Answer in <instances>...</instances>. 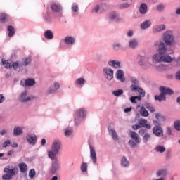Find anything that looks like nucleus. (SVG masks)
<instances>
[{
	"label": "nucleus",
	"instance_id": "nucleus-55",
	"mask_svg": "<svg viewBox=\"0 0 180 180\" xmlns=\"http://www.w3.org/2000/svg\"><path fill=\"white\" fill-rule=\"evenodd\" d=\"M146 133H147V129H141L139 131V134L140 136H144V134H146Z\"/></svg>",
	"mask_w": 180,
	"mask_h": 180
},
{
	"label": "nucleus",
	"instance_id": "nucleus-62",
	"mask_svg": "<svg viewBox=\"0 0 180 180\" xmlns=\"http://www.w3.org/2000/svg\"><path fill=\"white\" fill-rule=\"evenodd\" d=\"M53 84L55 89H60V83L55 82Z\"/></svg>",
	"mask_w": 180,
	"mask_h": 180
},
{
	"label": "nucleus",
	"instance_id": "nucleus-16",
	"mask_svg": "<svg viewBox=\"0 0 180 180\" xmlns=\"http://www.w3.org/2000/svg\"><path fill=\"white\" fill-rule=\"evenodd\" d=\"M117 79H119L121 82L126 81L124 78V72L122 70H118L117 71Z\"/></svg>",
	"mask_w": 180,
	"mask_h": 180
},
{
	"label": "nucleus",
	"instance_id": "nucleus-6",
	"mask_svg": "<svg viewBox=\"0 0 180 180\" xmlns=\"http://www.w3.org/2000/svg\"><path fill=\"white\" fill-rule=\"evenodd\" d=\"M159 91L160 92H162L165 96H167V95H169L171 96L175 94L172 89L162 86L159 88Z\"/></svg>",
	"mask_w": 180,
	"mask_h": 180
},
{
	"label": "nucleus",
	"instance_id": "nucleus-3",
	"mask_svg": "<svg viewBox=\"0 0 180 180\" xmlns=\"http://www.w3.org/2000/svg\"><path fill=\"white\" fill-rule=\"evenodd\" d=\"M153 123L155 125L153 129V133L155 134V136H157V137H163V139H167V135L164 136V130L162 129V127L160 126V122H158V120H153Z\"/></svg>",
	"mask_w": 180,
	"mask_h": 180
},
{
	"label": "nucleus",
	"instance_id": "nucleus-21",
	"mask_svg": "<svg viewBox=\"0 0 180 180\" xmlns=\"http://www.w3.org/2000/svg\"><path fill=\"white\" fill-rule=\"evenodd\" d=\"M165 25L162 24L160 25H157L153 28L154 33H158L160 32H162V30H165L166 29Z\"/></svg>",
	"mask_w": 180,
	"mask_h": 180
},
{
	"label": "nucleus",
	"instance_id": "nucleus-53",
	"mask_svg": "<svg viewBox=\"0 0 180 180\" xmlns=\"http://www.w3.org/2000/svg\"><path fill=\"white\" fill-rule=\"evenodd\" d=\"M12 178H13L12 176H11L10 174H4L2 176V179L3 180H11L12 179Z\"/></svg>",
	"mask_w": 180,
	"mask_h": 180
},
{
	"label": "nucleus",
	"instance_id": "nucleus-22",
	"mask_svg": "<svg viewBox=\"0 0 180 180\" xmlns=\"http://www.w3.org/2000/svg\"><path fill=\"white\" fill-rule=\"evenodd\" d=\"M20 134H23V129L20 127H15L13 129V135L20 136Z\"/></svg>",
	"mask_w": 180,
	"mask_h": 180
},
{
	"label": "nucleus",
	"instance_id": "nucleus-13",
	"mask_svg": "<svg viewBox=\"0 0 180 180\" xmlns=\"http://www.w3.org/2000/svg\"><path fill=\"white\" fill-rule=\"evenodd\" d=\"M51 8L53 12H56L58 13H60V12L63 11V7H61V5L57 4H53L51 5Z\"/></svg>",
	"mask_w": 180,
	"mask_h": 180
},
{
	"label": "nucleus",
	"instance_id": "nucleus-46",
	"mask_svg": "<svg viewBox=\"0 0 180 180\" xmlns=\"http://www.w3.org/2000/svg\"><path fill=\"white\" fill-rule=\"evenodd\" d=\"M155 150L158 153H164L165 151V147L162 146H158L155 148Z\"/></svg>",
	"mask_w": 180,
	"mask_h": 180
},
{
	"label": "nucleus",
	"instance_id": "nucleus-38",
	"mask_svg": "<svg viewBox=\"0 0 180 180\" xmlns=\"http://www.w3.org/2000/svg\"><path fill=\"white\" fill-rule=\"evenodd\" d=\"M2 64L3 65H4L5 68H12V63H11V60H4V59H2Z\"/></svg>",
	"mask_w": 180,
	"mask_h": 180
},
{
	"label": "nucleus",
	"instance_id": "nucleus-11",
	"mask_svg": "<svg viewBox=\"0 0 180 180\" xmlns=\"http://www.w3.org/2000/svg\"><path fill=\"white\" fill-rule=\"evenodd\" d=\"M32 63V58L30 57L28 58H24L22 59V60L20 62V65L21 67H27Z\"/></svg>",
	"mask_w": 180,
	"mask_h": 180
},
{
	"label": "nucleus",
	"instance_id": "nucleus-47",
	"mask_svg": "<svg viewBox=\"0 0 180 180\" xmlns=\"http://www.w3.org/2000/svg\"><path fill=\"white\" fill-rule=\"evenodd\" d=\"M29 176L31 179L34 178L36 176V170L34 169H31L29 172Z\"/></svg>",
	"mask_w": 180,
	"mask_h": 180
},
{
	"label": "nucleus",
	"instance_id": "nucleus-44",
	"mask_svg": "<svg viewBox=\"0 0 180 180\" xmlns=\"http://www.w3.org/2000/svg\"><path fill=\"white\" fill-rule=\"evenodd\" d=\"M174 127L177 131H180V120H176L174 122Z\"/></svg>",
	"mask_w": 180,
	"mask_h": 180
},
{
	"label": "nucleus",
	"instance_id": "nucleus-24",
	"mask_svg": "<svg viewBox=\"0 0 180 180\" xmlns=\"http://www.w3.org/2000/svg\"><path fill=\"white\" fill-rule=\"evenodd\" d=\"M108 65L114 68H121L120 62L117 60H110L108 61Z\"/></svg>",
	"mask_w": 180,
	"mask_h": 180
},
{
	"label": "nucleus",
	"instance_id": "nucleus-31",
	"mask_svg": "<svg viewBox=\"0 0 180 180\" xmlns=\"http://www.w3.org/2000/svg\"><path fill=\"white\" fill-rule=\"evenodd\" d=\"M139 12L142 15H144L145 13H147V5L146 4H142L140 6Z\"/></svg>",
	"mask_w": 180,
	"mask_h": 180
},
{
	"label": "nucleus",
	"instance_id": "nucleus-61",
	"mask_svg": "<svg viewBox=\"0 0 180 180\" xmlns=\"http://www.w3.org/2000/svg\"><path fill=\"white\" fill-rule=\"evenodd\" d=\"M132 128L134 129V130H139V129H141V127L140 126V124H134L132 126Z\"/></svg>",
	"mask_w": 180,
	"mask_h": 180
},
{
	"label": "nucleus",
	"instance_id": "nucleus-33",
	"mask_svg": "<svg viewBox=\"0 0 180 180\" xmlns=\"http://www.w3.org/2000/svg\"><path fill=\"white\" fill-rule=\"evenodd\" d=\"M162 63H172V58L169 55H163Z\"/></svg>",
	"mask_w": 180,
	"mask_h": 180
},
{
	"label": "nucleus",
	"instance_id": "nucleus-64",
	"mask_svg": "<svg viewBox=\"0 0 180 180\" xmlns=\"http://www.w3.org/2000/svg\"><path fill=\"white\" fill-rule=\"evenodd\" d=\"M5 101V96L4 94H0V103H2Z\"/></svg>",
	"mask_w": 180,
	"mask_h": 180
},
{
	"label": "nucleus",
	"instance_id": "nucleus-43",
	"mask_svg": "<svg viewBox=\"0 0 180 180\" xmlns=\"http://www.w3.org/2000/svg\"><path fill=\"white\" fill-rule=\"evenodd\" d=\"M151 139V135L150 134L146 133L143 136V141L145 142L146 144H147L148 141Z\"/></svg>",
	"mask_w": 180,
	"mask_h": 180
},
{
	"label": "nucleus",
	"instance_id": "nucleus-42",
	"mask_svg": "<svg viewBox=\"0 0 180 180\" xmlns=\"http://www.w3.org/2000/svg\"><path fill=\"white\" fill-rule=\"evenodd\" d=\"M112 95H114V96H120V95H123V90L118 89V90L113 91Z\"/></svg>",
	"mask_w": 180,
	"mask_h": 180
},
{
	"label": "nucleus",
	"instance_id": "nucleus-26",
	"mask_svg": "<svg viewBox=\"0 0 180 180\" xmlns=\"http://www.w3.org/2000/svg\"><path fill=\"white\" fill-rule=\"evenodd\" d=\"M44 37L46 39H48V40H51L53 37H54V35L53 34V32L50 30H46L44 34Z\"/></svg>",
	"mask_w": 180,
	"mask_h": 180
},
{
	"label": "nucleus",
	"instance_id": "nucleus-37",
	"mask_svg": "<svg viewBox=\"0 0 180 180\" xmlns=\"http://www.w3.org/2000/svg\"><path fill=\"white\" fill-rule=\"evenodd\" d=\"M157 176H167L168 172L166 169H160L157 172Z\"/></svg>",
	"mask_w": 180,
	"mask_h": 180
},
{
	"label": "nucleus",
	"instance_id": "nucleus-34",
	"mask_svg": "<svg viewBox=\"0 0 180 180\" xmlns=\"http://www.w3.org/2000/svg\"><path fill=\"white\" fill-rule=\"evenodd\" d=\"M85 113H86V111H85V110L83 108H80L77 111V115L82 117V119L85 117Z\"/></svg>",
	"mask_w": 180,
	"mask_h": 180
},
{
	"label": "nucleus",
	"instance_id": "nucleus-9",
	"mask_svg": "<svg viewBox=\"0 0 180 180\" xmlns=\"http://www.w3.org/2000/svg\"><path fill=\"white\" fill-rule=\"evenodd\" d=\"M18 168L14 167L13 169H11L9 166H6L4 168V172L5 174H7L8 175H10L11 176L13 177V175H16V174H18Z\"/></svg>",
	"mask_w": 180,
	"mask_h": 180
},
{
	"label": "nucleus",
	"instance_id": "nucleus-58",
	"mask_svg": "<svg viewBox=\"0 0 180 180\" xmlns=\"http://www.w3.org/2000/svg\"><path fill=\"white\" fill-rule=\"evenodd\" d=\"M166 134L167 136H171V134H172V128L167 127L166 131Z\"/></svg>",
	"mask_w": 180,
	"mask_h": 180
},
{
	"label": "nucleus",
	"instance_id": "nucleus-49",
	"mask_svg": "<svg viewBox=\"0 0 180 180\" xmlns=\"http://www.w3.org/2000/svg\"><path fill=\"white\" fill-rule=\"evenodd\" d=\"M76 84L77 85H84L85 84V79L84 78H79L76 81Z\"/></svg>",
	"mask_w": 180,
	"mask_h": 180
},
{
	"label": "nucleus",
	"instance_id": "nucleus-52",
	"mask_svg": "<svg viewBox=\"0 0 180 180\" xmlns=\"http://www.w3.org/2000/svg\"><path fill=\"white\" fill-rule=\"evenodd\" d=\"M165 8V6H164V4H159L157 6V11H158V12H162Z\"/></svg>",
	"mask_w": 180,
	"mask_h": 180
},
{
	"label": "nucleus",
	"instance_id": "nucleus-12",
	"mask_svg": "<svg viewBox=\"0 0 180 180\" xmlns=\"http://www.w3.org/2000/svg\"><path fill=\"white\" fill-rule=\"evenodd\" d=\"M108 133L111 134L113 140H119V136H117V133L114 129L112 128V126H108Z\"/></svg>",
	"mask_w": 180,
	"mask_h": 180
},
{
	"label": "nucleus",
	"instance_id": "nucleus-36",
	"mask_svg": "<svg viewBox=\"0 0 180 180\" xmlns=\"http://www.w3.org/2000/svg\"><path fill=\"white\" fill-rule=\"evenodd\" d=\"M0 22L1 23H6V22H8V15L5 13L1 14Z\"/></svg>",
	"mask_w": 180,
	"mask_h": 180
},
{
	"label": "nucleus",
	"instance_id": "nucleus-63",
	"mask_svg": "<svg viewBox=\"0 0 180 180\" xmlns=\"http://www.w3.org/2000/svg\"><path fill=\"white\" fill-rule=\"evenodd\" d=\"M130 101L132 103H137V101H136V97L135 96H131L130 98Z\"/></svg>",
	"mask_w": 180,
	"mask_h": 180
},
{
	"label": "nucleus",
	"instance_id": "nucleus-15",
	"mask_svg": "<svg viewBox=\"0 0 180 180\" xmlns=\"http://www.w3.org/2000/svg\"><path fill=\"white\" fill-rule=\"evenodd\" d=\"M27 140L30 144H32V146H34L36 143L37 142V136H33L30 134H27Z\"/></svg>",
	"mask_w": 180,
	"mask_h": 180
},
{
	"label": "nucleus",
	"instance_id": "nucleus-20",
	"mask_svg": "<svg viewBox=\"0 0 180 180\" xmlns=\"http://www.w3.org/2000/svg\"><path fill=\"white\" fill-rule=\"evenodd\" d=\"M141 29H142L143 30H146V29H148V27H150V26H151V20H147L144 22H143L141 25Z\"/></svg>",
	"mask_w": 180,
	"mask_h": 180
},
{
	"label": "nucleus",
	"instance_id": "nucleus-39",
	"mask_svg": "<svg viewBox=\"0 0 180 180\" xmlns=\"http://www.w3.org/2000/svg\"><path fill=\"white\" fill-rule=\"evenodd\" d=\"M138 123H139V126H141V128L145 127L146 124L147 123V120H146L144 118L139 119L138 120Z\"/></svg>",
	"mask_w": 180,
	"mask_h": 180
},
{
	"label": "nucleus",
	"instance_id": "nucleus-56",
	"mask_svg": "<svg viewBox=\"0 0 180 180\" xmlns=\"http://www.w3.org/2000/svg\"><path fill=\"white\" fill-rule=\"evenodd\" d=\"M9 144H11V141L7 140L5 142H4L2 148H6V147H8L9 146Z\"/></svg>",
	"mask_w": 180,
	"mask_h": 180
},
{
	"label": "nucleus",
	"instance_id": "nucleus-32",
	"mask_svg": "<svg viewBox=\"0 0 180 180\" xmlns=\"http://www.w3.org/2000/svg\"><path fill=\"white\" fill-rule=\"evenodd\" d=\"M140 115L141 116H143V117H148V111L147 110H146L145 107H141V110H140Z\"/></svg>",
	"mask_w": 180,
	"mask_h": 180
},
{
	"label": "nucleus",
	"instance_id": "nucleus-23",
	"mask_svg": "<svg viewBox=\"0 0 180 180\" xmlns=\"http://www.w3.org/2000/svg\"><path fill=\"white\" fill-rule=\"evenodd\" d=\"M121 165L122 167H124V168H127L130 165V162L127 160V158H126V156H123L121 158Z\"/></svg>",
	"mask_w": 180,
	"mask_h": 180
},
{
	"label": "nucleus",
	"instance_id": "nucleus-59",
	"mask_svg": "<svg viewBox=\"0 0 180 180\" xmlns=\"http://www.w3.org/2000/svg\"><path fill=\"white\" fill-rule=\"evenodd\" d=\"M72 11L73 12H78V5L74 4L72 7Z\"/></svg>",
	"mask_w": 180,
	"mask_h": 180
},
{
	"label": "nucleus",
	"instance_id": "nucleus-60",
	"mask_svg": "<svg viewBox=\"0 0 180 180\" xmlns=\"http://www.w3.org/2000/svg\"><path fill=\"white\" fill-rule=\"evenodd\" d=\"M175 78L177 81H180V70L176 72Z\"/></svg>",
	"mask_w": 180,
	"mask_h": 180
},
{
	"label": "nucleus",
	"instance_id": "nucleus-2",
	"mask_svg": "<svg viewBox=\"0 0 180 180\" xmlns=\"http://www.w3.org/2000/svg\"><path fill=\"white\" fill-rule=\"evenodd\" d=\"M61 147V141L57 140L54 141L52 144V150L48 153V157L51 158V160H56L57 158V154H58V151H60V148Z\"/></svg>",
	"mask_w": 180,
	"mask_h": 180
},
{
	"label": "nucleus",
	"instance_id": "nucleus-19",
	"mask_svg": "<svg viewBox=\"0 0 180 180\" xmlns=\"http://www.w3.org/2000/svg\"><path fill=\"white\" fill-rule=\"evenodd\" d=\"M155 100L158 102H162V101H167V96H165L162 91H160V95L155 96Z\"/></svg>",
	"mask_w": 180,
	"mask_h": 180
},
{
	"label": "nucleus",
	"instance_id": "nucleus-48",
	"mask_svg": "<svg viewBox=\"0 0 180 180\" xmlns=\"http://www.w3.org/2000/svg\"><path fill=\"white\" fill-rule=\"evenodd\" d=\"M86 169H88V165L86 162H83L81 165V171L82 172H86Z\"/></svg>",
	"mask_w": 180,
	"mask_h": 180
},
{
	"label": "nucleus",
	"instance_id": "nucleus-40",
	"mask_svg": "<svg viewBox=\"0 0 180 180\" xmlns=\"http://www.w3.org/2000/svg\"><path fill=\"white\" fill-rule=\"evenodd\" d=\"M145 108H146V109H148V110H149V112H151L152 113L155 112V108H154V107L150 103H146Z\"/></svg>",
	"mask_w": 180,
	"mask_h": 180
},
{
	"label": "nucleus",
	"instance_id": "nucleus-25",
	"mask_svg": "<svg viewBox=\"0 0 180 180\" xmlns=\"http://www.w3.org/2000/svg\"><path fill=\"white\" fill-rule=\"evenodd\" d=\"M163 56L164 54L159 53L155 55H153V58L155 61H157L158 63H162Z\"/></svg>",
	"mask_w": 180,
	"mask_h": 180
},
{
	"label": "nucleus",
	"instance_id": "nucleus-4",
	"mask_svg": "<svg viewBox=\"0 0 180 180\" xmlns=\"http://www.w3.org/2000/svg\"><path fill=\"white\" fill-rule=\"evenodd\" d=\"M163 40L166 46H172V44L174 43V35L171 30H167L165 32Z\"/></svg>",
	"mask_w": 180,
	"mask_h": 180
},
{
	"label": "nucleus",
	"instance_id": "nucleus-17",
	"mask_svg": "<svg viewBox=\"0 0 180 180\" xmlns=\"http://www.w3.org/2000/svg\"><path fill=\"white\" fill-rule=\"evenodd\" d=\"M130 137L131 139H132V140L136 141V143H138V144L140 143L141 139L140 136H139V134H137L136 132L131 131Z\"/></svg>",
	"mask_w": 180,
	"mask_h": 180
},
{
	"label": "nucleus",
	"instance_id": "nucleus-50",
	"mask_svg": "<svg viewBox=\"0 0 180 180\" xmlns=\"http://www.w3.org/2000/svg\"><path fill=\"white\" fill-rule=\"evenodd\" d=\"M126 8H130V4L129 3H124L119 6L120 9H126Z\"/></svg>",
	"mask_w": 180,
	"mask_h": 180
},
{
	"label": "nucleus",
	"instance_id": "nucleus-57",
	"mask_svg": "<svg viewBox=\"0 0 180 180\" xmlns=\"http://www.w3.org/2000/svg\"><path fill=\"white\" fill-rule=\"evenodd\" d=\"M121 44L120 43H117V44H114L112 47L114 49V50H119L121 47Z\"/></svg>",
	"mask_w": 180,
	"mask_h": 180
},
{
	"label": "nucleus",
	"instance_id": "nucleus-27",
	"mask_svg": "<svg viewBox=\"0 0 180 180\" xmlns=\"http://www.w3.org/2000/svg\"><path fill=\"white\" fill-rule=\"evenodd\" d=\"M12 67L13 70L15 71H20L21 70H23V68L20 65V63L18 62H14L12 63Z\"/></svg>",
	"mask_w": 180,
	"mask_h": 180
},
{
	"label": "nucleus",
	"instance_id": "nucleus-18",
	"mask_svg": "<svg viewBox=\"0 0 180 180\" xmlns=\"http://www.w3.org/2000/svg\"><path fill=\"white\" fill-rule=\"evenodd\" d=\"M25 86H34L36 85V80L34 79L28 78L25 81Z\"/></svg>",
	"mask_w": 180,
	"mask_h": 180
},
{
	"label": "nucleus",
	"instance_id": "nucleus-28",
	"mask_svg": "<svg viewBox=\"0 0 180 180\" xmlns=\"http://www.w3.org/2000/svg\"><path fill=\"white\" fill-rule=\"evenodd\" d=\"M66 44H74L75 43V39L72 37H66L64 39Z\"/></svg>",
	"mask_w": 180,
	"mask_h": 180
},
{
	"label": "nucleus",
	"instance_id": "nucleus-41",
	"mask_svg": "<svg viewBox=\"0 0 180 180\" xmlns=\"http://www.w3.org/2000/svg\"><path fill=\"white\" fill-rule=\"evenodd\" d=\"M128 144L131 148H136V147H137V142L133 139L129 140Z\"/></svg>",
	"mask_w": 180,
	"mask_h": 180
},
{
	"label": "nucleus",
	"instance_id": "nucleus-10",
	"mask_svg": "<svg viewBox=\"0 0 180 180\" xmlns=\"http://www.w3.org/2000/svg\"><path fill=\"white\" fill-rule=\"evenodd\" d=\"M103 72L105 73L106 78L108 81L113 79V70L111 68H104Z\"/></svg>",
	"mask_w": 180,
	"mask_h": 180
},
{
	"label": "nucleus",
	"instance_id": "nucleus-30",
	"mask_svg": "<svg viewBox=\"0 0 180 180\" xmlns=\"http://www.w3.org/2000/svg\"><path fill=\"white\" fill-rule=\"evenodd\" d=\"M18 167L21 172H26L27 171V165L25 162L20 163Z\"/></svg>",
	"mask_w": 180,
	"mask_h": 180
},
{
	"label": "nucleus",
	"instance_id": "nucleus-29",
	"mask_svg": "<svg viewBox=\"0 0 180 180\" xmlns=\"http://www.w3.org/2000/svg\"><path fill=\"white\" fill-rule=\"evenodd\" d=\"M129 46L130 49H136L139 46V41L136 39L129 41Z\"/></svg>",
	"mask_w": 180,
	"mask_h": 180
},
{
	"label": "nucleus",
	"instance_id": "nucleus-1",
	"mask_svg": "<svg viewBox=\"0 0 180 180\" xmlns=\"http://www.w3.org/2000/svg\"><path fill=\"white\" fill-rule=\"evenodd\" d=\"M131 85L130 86V89L132 92H136V94H141V96H146V91L140 87V82L139 79L134 77L131 78Z\"/></svg>",
	"mask_w": 180,
	"mask_h": 180
},
{
	"label": "nucleus",
	"instance_id": "nucleus-7",
	"mask_svg": "<svg viewBox=\"0 0 180 180\" xmlns=\"http://www.w3.org/2000/svg\"><path fill=\"white\" fill-rule=\"evenodd\" d=\"M26 96H27V91L22 92L20 96V101L22 103L29 102V101H33V99L35 98V97L33 96H29L27 98Z\"/></svg>",
	"mask_w": 180,
	"mask_h": 180
},
{
	"label": "nucleus",
	"instance_id": "nucleus-14",
	"mask_svg": "<svg viewBox=\"0 0 180 180\" xmlns=\"http://www.w3.org/2000/svg\"><path fill=\"white\" fill-rule=\"evenodd\" d=\"M90 157L94 164H96V152L92 146H90Z\"/></svg>",
	"mask_w": 180,
	"mask_h": 180
},
{
	"label": "nucleus",
	"instance_id": "nucleus-8",
	"mask_svg": "<svg viewBox=\"0 0 180 180\" xmlns=\"http://www.w3.org/2000/svg\"><path fill=\"white\" fill-rule=\"evenodd\" d=\"M55 161L52 162L51 167V174L52 175H56V173L57 172V170L58 168H60L58 160L56 159H54Z\"/></svg>",
	"mask_w": 180,
	"mask_h": 180
},
{
	"label": "nucleus",
	"instance_id": "nucleus-5",
	"mask_svg": "<svg viewBox=\"0 0 180 180\" xmlns=\"http://www.w3.org/2000/svg\"><path fill=\"white\" fill-rule=\"evenodd\" d=\"M155 46H158V51L160 54H165V53H167V50H168V48L165 45V43L162 41H160V43H158V41H156L155 43Z\"/></svg>",
	"mask_w": 180,
	"mask_h": 180
},
{
	"label": "nucleus",
	"instance_id": "nucleus-45",
	"mask_svg": "<svg viewBox=\"0 0 180 180\" xmlns=\"http://www.w3.org/2000/svg\"><path fill=\"white\" fill-rule=\"evenodd\" d=\"M82 117H80L78 115H76V117H75V124L76 126H78V124H79V123H81V122H82Z\"/></svg>",
	"mask_w": 180,
	"mask_h": 180
},
{
	"label": "nucleus",
	"instance_id": "nucleus-51",
	"mask_svg": "<svg viewBox=\"0 0 180 180\" xmlns=\"http://www.w3.org/2000/svg\"><path fill=\"white\" fill-rule=\"evenodd\" d=\"M160 118H161L162 122H164L165 120V116H161V114L157 112L155 114V119H157V120H159Z\"/></svg>",
	"mask_w": 180,
	"mask_h": 180
},
{
	"label": "nucleus",
	"instance_id": "nucleus-35",
	"mask_svg": "<svg viewBox=\"0 0 180 180\" xmlns=\"http://www.w3.org/2000/svg\"><path fill=\"white\" fill-rule=\"evenodd\" d=\"M8 31L9 32H8L9 37H12L15 35V27H13V26L9 25L8 27Z\"/></svg>",
	"mask_w": 180,
	"mask_h": 180
},
{
	"label": "nucleus",
	"instance_id": "nucleus-54",
	"mask_svg": "<svg viewBox=\"0 0 180 180\" xmlns=\"http://www.w3.org/2000/svg\"><path fill=\"white\" fill-rule=\"evenodd\" d=\"M72 134V130L66 129L65 131V136L66 137H70Z\"/></svg>",
	"mask_w": 180,
	"mask_h": 180
}]
</instances>
